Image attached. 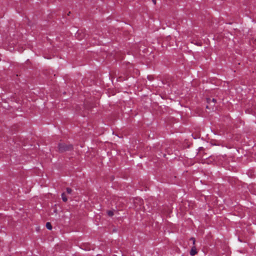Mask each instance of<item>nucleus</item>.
I'll list each match as a JSON object with an SVG mask.
<instances>
[{"mask_svg": "<svg viewBox=\"0 0 256 256\" xmlns=\"http://www.w3.org/2000/svg\"><path fill=\"white\" fill-rule=\"evenodd\" d=\"M58 148L60 152H63L72 150L73 148V146L71 144L62 143L59 144Z\"/></svg>", "mask_w": 256, "mask_h": 256, "instance_id": "f257e3e1", "label": "nucleus"}, {"mask_svg": "<svg viewBox=\"0 0 256 256\" xmlns=\"http://www.w3.org/2000/svg\"><path fill=\"white\" fill-rule=\"evenodd\" d=\"M197 250H196V247L195 246V245H194L192 246V248L190 250V254L191 256H194L195 254H197Z\"/></svg>", "mask_w": 256, "mask_h": 256, "instance_id": "f03ea898", "label": "nucleus"}, {"mask_svg": "<svg viewBox=\"0 0 256 256\" xmlns=\"http://www.w3.org/2000/svg\"><path fill=\"white\" fill-rule=\"evenodd\" d=\"M62 198L64 202H66L68 200V198L64 193L62 194Z\"/></svg>", "mask_w": 256, "mask_h": 256, "instance_id": "7ed1b4c3", "label": "nucleus"}, {"mask_svg": "<svg viewBox=\"0 0 256 256\" xmlns=\"http://www.w3.org/2000/svg\"><path fill=\"white\" fill-rule=\"evenodd\" d=\"M46 228L48 229V230H52V226L51 225V224L49 222H46Z\"/></svg>", "mask_w": 256, "mask_h": 256, "instance_id": "20e7f679", "label": "nucleus"}, {"mask_svg": "<svg viewBox=\"0 0 256 256\" xmlns=\"http://www.w3.org/2000/svg\"><path fill=\"white\" fill-rule=\"evenodd\" d=\"M107 214L110 216H112L114 215V212L112 210L108 211Z\"/></svg>", "mask_w": 256, "mask_h": 256, "instance_id": "39448f33", "label": "nucleus"}, {"mask_svg": "<svg viewBox=\"0 0 256 256\" xmlns=\"http://www.w3.org/2000/svg\"><path fill=\"white\" fill-rule=\"evenodd\" d=\"M211 101L212 102H213L215 103L216 102V100L214 98H212V100H210V98H208L207 99V102H208V103L210 104V102Z\"/></svg>", "mask_w": 256, "mask_h": 256, "instance_id": "423d86ee", "label": "nucleus"}, {"mask_svg": "<svg viewBox=\"0 0 256 256\" xmlns=\"http://www.w3.org/2000/svg\"><path fill=\"white\" fill-rule=\"evenodd\" d=\"M66 190V192L68 194H70L72 193V190L71 188H67Z\"/></svg>", "mask_w": 256, "mask_h": 256, "instance_id": "0eeeda50", "label": "nucleus"}, {"mask_svg": "<svg viewBox=\"0 0 256 256\" xmlns=\"http://www.w3.org/2000/svg\"><path fill=\"white\" fill-rule=\"evenodd\" d=\"M190 240H192V242L193 246H194V245H195V243H196V239H195V238H194L192 237V238H190Z\"/></svg>", "mask_w": 256, "mask_h": 256, "instance_id": "6e6552de", "label": "nucleus"}, {"mask_svg": "<svg viewBox=\"0 0 256 256\" xmlns=\"http://www.w3.org/2000/svg\"><path fill=\"white\" fill-rule=\"evenodd\" d=\"M152 1L154 4H156V0H152Z\"/></svg>", "mask_w": 256, "mask_h": 256, "instance_id": "1a4fd4ad", "label": "nucleus"}]
</instances>
